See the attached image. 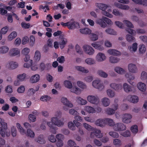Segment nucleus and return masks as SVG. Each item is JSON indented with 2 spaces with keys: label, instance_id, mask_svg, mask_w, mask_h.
I'll return each instance as SVG.
<instances>
[{
  "label": "nucleus",
  "instance_id": "nucleus-1",
  "mask_svg": "<svg viewBox=\"0 0 147 147\" xmlns=\"http://www.w3.org/2000/svg\"><path fill=\"white\" fill-rule=\"evenodd\" d=\"M55 117H53L51 118V122L53 124L59 127H61L64 124L63 119H59L61 116V113L60 111H57L55 114Z\"/></svg>",
  "mask_w": 147,
  "mask_h": 147
},
{
  "label": "nucleus",
  "instance_id": "nucleus-2",
  "mask_svg": "<svg viewBox=\"0 0 147 147\" xmlns=\"http://www.w3.org/2000/svg\"><path fill=\"white\" fill-rule=\"evenodd\" d=\"M7 128V123L4 122V120L0 117V134L2 136H4Z\"/></svg>",
  "mask_w": 147,
  "mask_h": 147
},
{
  "label": "nucleus",
  "instance_id": "nucleus-3",
  "mask_svg": "<svg viewBox=\"0 0 147 147\" xmlns=\"http://www.w3.org/2000/svg\"><path fill=\"white\" fill-rule=\"evenodd\" d=\"M93 131L91 132L90 136L91 138H93L95 136L97 138H102L103 135L101 133V131L99 129L92 128Z\"/></svg>",
  "mask_w": 147,
  "mask_h": 147
},
{
  "label": "nucleus",
  "instance_id": "nucleus-4",
  "mask_svg": "<svg viewBox=\"0 0 147 147\" xmlns=\"http://www.w3.org/2000/svg\"><path fill=\"white\" fill-rule=\"evenodd\" d=\"M62 102L65 105L63 107V109L65 111L68 109V107L71 108L73 107V104L69 101L66 98L62 97L61 98Z\"/></svg>",
  "mask_w": 147,
  "mask_h": 147
},
{
  "label": "nucleus",
  "instance_id": "nucleus-5",
  "mask_svg": "<svg viewBox=\"0 0 147 147\" xmlns=\"http://www.w3.org/2000/svg\"><path fill=\"white\" fill-rule=\"evenodd\" d=\"M113 129L116 131L124 130L126 129V127L122 123H118L115 124L114 126Z\"/></svg>",
  "mask_w": 147,
  "mask_h": 147
},
{
  "label": "nucleus",
  "instance_id": "nucleus-6",
  "mask_svg": "<svg viewBox=\"0 0 147 147\" xmlns=\"http://www.w3.org/2000/svg\"><path fill=\"white\" fill-rule=\"evenodd\" d=\"M88 100L91 103L97 104L99 102V99L97 96L92 95H89L87 97Z\"/></svg>",
  "mask_w": 147,
  "mask_h": 147
},
{
  "label": "nucleus",
  "instance_id": "nucleus-7",
  "mask_svg": "<svg viewBox=\"0 0 147 147\" xmlns=\"http://www.w3.org/2000/svg\"><path fill=\"white\" fill-rule=\"evenodd\" d=\"M92 85L94 88L100 90H101L104 88L103 84L100 83L99 80L93 81L92 82Z\"/></svg>",
  "mask_w": 147,
  "mask_h": 147
},
{
  "label": "nucleus",
  "instance_id": "nucleus-8",
  "mask_svg": "<svg viewBox=\"0 0 147 147\" xmlns=\"http://www.w3.org/2000/svg\"><path fill=\"white\" fill-rule=\"evenodd\" d=\"M83 48L86 53L89 55H92L94 53V50L91 47L88 45H84Z\"/></svg>",
  "mask_w": 147,
  "mask_h": 147
},
{
  "label": "nucleus",
  "instance_id": "nucleus-9",
  "mask_svg": "<svg viewBox=\"0 0 147 147\" xmlns=\"http://www.w3.org/2000/svg\"><path fill=\"white\" fill-rule=\"evenodd\" d=\"M132 118V116L130 114L125 113L122 117V121L124 123H128L131 122Z\"/></svg>",
  "mask_w": 147,
  "mask_h": 147
},
{
  "label": "nucleus",
  "instance_id": "nucleus-10",
  "mask_svg": "<svg viewBox=\"0 0 147 147\" xmlns=\"http://www.w3.org/2000/svg\"><path fill=\"white\" fill-rule=\"evenodd\" d=\"M20 53V50L17 48H14L11 49L9 52L10 55L11 56H19Z\"/></svg>",
  "mask_w": 147,
  "mask_h": 147
},
{
  "label": "nucleus",
  "instance_id": "nucleus-11",
  "mask_svg": "<svg viewBox=\"0 0 147 147\" xmlns=\"http://www.w3.org/2000/svg\"><path fill=\"white\" fill-rule=\"evenodd\" d=\"M47 124L50 127V130L51 132L54 134H56L57 128L55 125L51 122H48Z\"/></svg>",
  "mask_w": 147,
  "mask_h": 147
},
{
  "label": "nucleus",
  "instance_id": "nucleus-12",
  "mask_svg": "<svg viewBox=\"0 0 147 147\" xmlns=\"http://www.w3.org/2000/svg\"><path fill=\"white\" fill-rule=\"evenodd\" d=\"M110 87L117 91H119L122 88V85L121 84H117L112 83L110 85Z\"/></svg>",
  "mask_w": 147,
  "mask_h": 147
},
{
  "label": "nucleus",
  "instance_id": "nucleus-13",
  "mask_svg": "<svg viewBox=\"0 0 147 147\" xmlns=\"http://www.w3.org/2000/svg\"><path fill=\"white\" fill-rule=\"evenodd\" d=\"M67 27L69 29H73L79 26V23L75 21L70 22H68Z\"/></svg>",
  "mask_w": 147,
  "mask_h": 147
},
{
  "label": "nucleus",
  "instance_id": "nucleus-14",
  "mask_svg": "<svg viewBox=\"0 0 147 147\" xmlns=\"http://www.w3.org/2000/svg\"><path fill=\"white\" fill-rule=\"evenodd\" d=\"M128 69L129 72L132 73H136L137 71L136 65L132 63H130L128 65Z\"/></svg>",
  "mask_w": 147,
  "mask_h": 147
},
{
  "label": "nucleus",
  "instance_id": "nucleus-15",
  "mask_svg": "<svg viewBox=\"0 0 147 147\" xmlns=\"http://www.w3.org/2000/svg\"><path fill=\"white\" fill-rule=\"evenodd\" d=\"M127 99L128 100L133 103H136L138 101V97L136 96H131L129 95L127 96Z\"/></svg>",
  "mask_w": 147,
  "mask_h": 147
},
{
  "label": "nucleus",
  "instance_id": "nucleus-16",
  "mask_svg": "<svg viewBox=\"0 0 147 147\" xmlns=\"http://www.w3.org/2000/svg\"><path fill=\"white\" fill-rule=\"evenodd\" d=\"M106 57L105 54L102 53H99L96 56V60L98 61H102L106 59Z\"/></svg>",
  "mask_w": 147,
  "mask_h": 147
},
{
  "label": "nucleus",
  "instance_id": "nucleus-17",
  "mask_svg": "<svg viewBox=\"0 0 147 147\" xmlns=\"http://www.w3.org/2000/svg\"><path fill=\"white\" fill-rule=\"evenodd\" d=\"M96 124L98 126L103 127L106 124L105 119H98L96 121Z\"/></svg>",
  "mask_w": 147,
  "mask_h": 147
},
{
  "label": "nucleus",
  "instance_id": "nucleus-18",
  "mask_svg": "<svg viewBox=\"0 0 147 147\" xmlns=\"http://www.w3.org/2000/svg\"><path fill=\"white\" fill-rule=\"evenodd\" d=\"M40 78V76L38 74H36L32 76L30 80L32 83H36L39 81Z\"/></svg>",
  "mask_w": 147,
  "mask_h": 147
},
{
  "label": "nucleus",
  "instance_id": "nucleus-19",
  "mask_svg": "<svg viewBox=\"0 0 147 147\" xmlns=\"http://www.w3.org/2000/svg\"><path fill=\"white\" fill-rule=\"evenodd\" d=\"M107 52L108 53L111 55L114 56H117L121 55V53L119 51L113 49L108 50Z\"/></svg>",
  "mask_w": 147,
  "mask_h": 147
},
{
  "label": "nucleus",
  "instance_id": "nucleus-20",
  "mask_svg": "<svg viewBox=\"0 0 147 147\" xmlns=\"http://www.w3.org/2000/svg\"><path fill=\"white\" fill-rule=\"evenodd\" d=\"M137 86L138 89L142 92H144L146 90V85L144 83L139 82Z\"/></svg>",
  "mask_w": 147,
  "mask_h": 147
},
{
  "label": "nucleus",
  "instance_id": "nucleus-21",
  "mask_svg": "<svg viewBox=\"0 0 147 147\" xmlns=\"http://www.w3.org/2000/svg\"><path fill=\"white\" fill-rule=\"evenodd\" d=\"M96 23L102 28H105L107 26V24L104 21L103 17L102 19H97L96 21Z\"/></svg>",
  "mask_w": 147,
  "mask_h": 147
},
{
  "label": "nucleus",
  "instance_id": "nucleus-22",
  "mask_svg": "<svg viewBox=\"0 0 147 147\" xmlns=\"http://www.w3.org/2000/svg\"><path fill=\"white\" fill-rule=\"evenodd\" d=\"M96 5L98 8L102 10V11L105 10L108 7V6L107 5L101 3H96Z\"/></svg>",
  "mask_w": 147,
  "mask_h": 147
},
{
  "label": "nucleus",
  "instance_id": "nucleus-23",
  "mask_svg": "<svg viewBox=\"0 0 147 147\" xmlns=\"http://www.w3.org/2000/svg\"><path fill=\"white\" fill-rule=\"evenodd\" d=\"M91 45L95 49H97L100 51L103 50L104 49L101 45L98 43H93L91 44Z\"/></svg>",
  "mask_w": 147,
  "mask_h": 147
},
{
  "label": "nucleus",
  "instance_id": "nucleus-24",
  "mask_svg": "<svg viewBox=\"0 0 147 147\" xmlns=\"http://www.w3.org/2000/svg\"><path fill=\"white\" fill-rule=\"evenodd\" d=\"M123 87L124 90L126 92H128L132 90L131 86L126 83H124L123 84Z\"/></svg>",
  "mask_w": 147,
  "mask_h": 147
},
{
  "label": "nucleus",
  "instance_id": "nucleus-25",
  "mask_svg": "<svg viewBox=\"0 0 147 147\" xmlns=\"http://www.w3.org/2000/svg\"><path fill=\"white\" fill-rule=\"evenodd\" d=\"M75 68L78 71H81L82 73H87L88 72V69H85L84 67H82L76 66Z\"/></svg>",
  "mask_w": 147,
  "mask_h": 147
},
{
  "label": "nucleus",
  "instance_id": "nucleus-26",
  "mask_svg": "<svg viewBox=\"0 0 147 147\" xmlns=\"http://www.w3.org/2000/svg\"><path fill=\"white\" fill-rule=\"evenodd\" d=\"M37 142L40 144H44L45 143V141L43 138V135H40L36 140Z\"/></svg>",
  "mask_w": 147,
  "mask_h": 147
},
{
  "label": "nucleus",
  "instance_id": "nucleus-27",
  "mask_svg": "<svg viewBox=\"0 0 147 147\" xmlns=\"http://www.w3.org/2000/svg\"><path fill=\"white\" fill-rule=\"evenodd\" d=\"M71 92L77 94H80L81 92L80 89L76 86H73L72 87L71 89Z\"/></svg>",
  "mask_w": 147,
  "mask_h": 147
},
{
  "label": "nucleus",
  "instance_id": "nucleus-28",
  "mask_svg": "<svg viewBox=\"0 0 147 147\" xmlns=\"http://www.w3.org/2000/svg\"><path fill=\"white\" fill-rule=\"evenodd\" d=\"M18 63L16 62L11 61L9 63V67L12 69H14L17 67L18 66Z\"/></svg>",
  "mask_w": 147,
  "mask_h": 147
},
{
  "label": "nucleus",
  "instance_id": "nucleus-29",
  "mask_svg": "<svg viewBox=\"0 0 147 147\" xmlns=\"http://www.w3.org/2000/svg\"><path fill=\"white\" fill-rule=\"evenodd\" d=\"M106 121V124H107L110 126H114L115 124L114 122L113 119L109 118L105 119Z\"/></svg>",
  "mask_w": 147,
  "mask_h": 147
},
{
  "label": "nucleus",
  "instance_id": "nucleus-30",
  "mask_svg": "<svg viewBox=\"0 0 147 147\" xmlns=\"http://www.w3.org/2000/svg\"><path fill=\"white\" fill-rule=\"evenodd\" d=\"M80 32L83 34H89L91 33V30L88 28H85L82 29H80Z\"/></svg>",
  "mask_w": 147,
  "mask_h": 147
},
{
  "label": "nucleus",
  "instance_id": "nucleus-31",
  "mask_svg": "<svg viewBox=\"0 0 147 147\" xmlns=\"http://www.w3.org/2000/svg\"><path fill=\"white\" fill-rule=\"evenodd\" d=\"M102 102L104 106L107 107L109 105L110 103V100L107 98H104L102 100Z\"/></svg>",
  "mask_w": 147,
  "mask_h": 147
},
{
  "label": "nucleus",
  "instance_id": "nucleus-32",
  "mask_svg": "<svg viewBox=\"0 0 147 147\" xmlns=\"http://www.w3.org/2000/svg\"><path fill=\"white\" fill-rule=\"evenodd\" d=\"M117 7L119 9L125 10H127L129 8V7L128 6L120 3L118 4Z\"/></svg>",
  "mask_w": 147,
  "mask_h": 147
},
{
  "label": "nucleus",
  "instance_id": "nucleus-33",
  "mask_svg": "<svg viewBox=\"0 0 147 147\" xmlns=\"http://www.w3.org/2000/svg\"><path fill=\"white\" fill-rule=\"evenodd\" d=\"M138 44L136 43H134L132 46H129V49L131 52H135L137 49Z\"/></svg>",
  "mask_w": 147,
  "mask_h": 147
},
{
  "label": "nucleus",
  "instance_id": "nucleus-34",
  "mask_svg": "<svg viewBox=\"0 0 147 147\" xmlns=\"http://www.w3.org/2000/svg\"><path fill=\"white\" fill-rule=\"evenodd\" d=\"M119 59L117 57L111 56L109 57V61L112 63H115L118 62Z\"/></svg>",
  "mask_w": 147,
  "mask_h": 147
},
{
  "label": "nucleus",
  "instance_id": "nucleus-35",
  "mask_svg": "<svg viewBox=\"0 0 147 147\" xmlns=\"http://www.w3.org/2000/svg\"><path fill=\"white\" fill-rule=\"evenodd\" d=\"M85 110L89 113H94L95 112V109L90 106H87L85 108Z\"/></svg>",
  "mask_w": 147,
  "mask_h": 147
},
{
  "label": "nucleus",
  "instance_id": "nucleus-36",
  "mask_svg": "<svg viewBox=\"0 0 147 147\" xmlns=\"http://www.w3.org/2000/svg\"><path fill=\"white\" fill-rule=\"evenodd\" d=\"M16 126L19 131L21 134H24L25 133V131L19 123H16Z\"/></svg>",
  "mask_w": 147,
  "mask_h": 147
},
{
  "label": "nucleus",
  "instance_id": "nucleus-37",
  "mask_svg": "<svg viewBox=\"0 0 147 147\" xmlns=\"http://www.w3.org/2000/svg\"><path fill=\"white\" fill-rule=\"evenodd\" d=\"M64 84L65 86L68 88H72V85L71 83L68 80H65L64 82Z\"/></svg>",
  "mask_w": 147,
  "mask_h": 147
},
{
  "label": "nucleus",
  "instance_id": "nucleus-38",
  "mask_svg": "<svg viewBox=\"0 0 147 147\" xmlns=\"http://www.w3.org/2000/svg\"><path fill=\"white\" fill-rule=\"evenodd\" d=\"M115 70L116 72L120 74H123L125 72V70L119 67H115Z\"/></svg>",
  "mask_w": 147,
  "mask_h": 147
},
{
  "label": "nucleus",
  "instance_id": "nucleus-39",
  "mask_svg": "<svg viewBox=\"0 0 147 147\" xmlns=\"http://www.w3.org/2000/svg\"><path fill=\"white\" fill-rule=\"evenodd\" d=\"M40 52L38 51H36L35 52L34 59L36 61H38L40 60Z\"/></svg>",
  "mask_w": 147,
  "mask_h": 147
},
{
  "label": "nucleus",
  "instance_id": "nucleus-40",
  "mask_svg": "<svg viewBox=\"0 0 147 147\" xmlns=\"http://www.w3.org/2000/svg\"><path fill=\"white\" fill-rule=\"evenodd\" d=\"M68 126L69 128L72 130H74L76 129V127L74 123L72 121H69L68 123Z\"/></svg>",
  "mask_w": 147,
  "mask_h": 147
},
{
  "label": "nucleus",
  "instance_id": "nucleus-41",
  "mask_svg": "<svg viewBox=\"0 0 147 147\" xmlns=\"http://www.w3.org/2000/svg\"><path fill=\"white\" fill-rule=\"evenodd\" d=\"M125 76L126 77H128L129 79H128V82L131 84H132L133 82L131 81V80H134V77L132 75H129L128 74H126Z\"/></svg>",
  "mask_w": 147,
  "mask_h": 147
},
{
  "label": "nucleus",
  "instance_id": "nucleus-42",
  "mask_svg": "<svg viewBox=\"0 0 147 147\" xmlns=\"http://www.w3.org/2000/svg\"><path fill=\"white\" fill-rule=\"evenodd\" d=\"M17 36V33L13 31L11 32L8 36V39L10 40H12L13 38L16 37Z\"/></svg>",
  "mask_w": 147,
  "mask_h": 147
},
{
  "label": "nucleus",
  "instance_id": "nucleus-43",
  "mask_svg": "<svg viewBox=\"0 0 147 147\" xmlns=\"http://www.w3.org/2000/svg\"><path fill=\"white\" fill-rule=\"evenodd\" d=\"M9 48L6 46H3L0 48V53H5L8 51Z\"/></svg>",
  "mask_w": 147,
  "mask_h": 147
},
{
  "label": "nucleus",
  "instance_id": "nucleus-44",
  "mask_svg": "<svg viewBox=\"0 0 147 147\" xmlns=\"http://www.w3.org/2000/svg\"><path fill=\"white\" fill-rule=\"evenodd\" d=\"M97 73L100 76L103 78H107L108 76V75L106 73L101 70H98Z\"/></svg>",
  "mask_w": 147,
  "mask_h": 147
},
{
  "label": "nucleus",
  "instance_id": "nucleus-45",
  "mask_svg": "<svg viewBox=\"0 0 147 147\" xmlns=\"http://www.w3.org/2000/svg\"><path fill=\"white\" fill-rule=\"evenodd\" d=\"M67 42V40L66 39H63L61 42L59 43V45L61 49H63L65 46V44Z\"/></svg>",
  "mask_w": 147,
  "mask_h": 147
},
{
  "label": "nucleus",
  "instance_id": "nucleus-46",
  "mask_svg": "<svg viewBox=\"0 0 147 147\" xmlns=\"http://www.w3.org/2000/svg\"><path fill=\"white\" fill-rule=\"evenodd\" d=\"M130 129L133 133L136 134L138 131V127L136 125H134L131 127Z\"/></svg>",
  "mask_w": 147,
  "mask_h": 147
},
{
  "label": "nucleus",
  "instance_id": "nucleus-47",
  "mask_svg": "<svg viewBox=\"0 0 147 147\" xmlns=\"http://www.w3.org/2000/svg\"><path fill=\"white\" fill-rule=\"evenodd\" d=\"M113 142L114 145L118 146H120L122 145L121 141L119 139H114Z\"/></svg>",
  "mask_w": 147,
  "mask_h": 147
},
{
  "label": "nucleus",
  "instance_id": "nucleus-48",
  "mask_svg": "<svg viewBox=\"0 0 147 147\" xmlns=\"http://www.w3.org/2000/svg\"><path fill=\"white\" fill-rule=\"evenodd\" d=\"M146 51V48L145 46L143 44H140L139 45V52L142 53H143L145 52Z\"/></svg>",
  "mask_w": 147,
  "mask_h": 147
},
{
  "label": "nucleus",
  "instance_id": "nucleus-49",
  "mask_svg": "<svg viewBox=\"0 0 147 147\" xmlns=\"http://www.w3.org/2000/svg\"><path fill=\"white\" fill-rule=\"evenodd\" d=\"M78 86L82 89H85L86 88V86L83 82L80 81H78L77 82Z\"/></svg>",
  "mask_w": 147,
  "mask_h": 147
},
{
  "label": "nucleus",
  "instance_id": "nucleus-50",
  "mask_svg": "<svg viewBox=\"0 0 147 147\" xmlns=\"http://www.w3.org/2000/svg\"><path fill=\"white\" fill-rule=\"evenodd\" d=\"M86 63L90 65H92L95 63L94 60L91 58H88L86 59L85 60Z\"/></svg>",
  "mask_w": 147,
  "mask_h": 147
},
{
  "label": "nucleus",
  "instance_id": "nucleus-51",
  "mask_svg": "<svg viewBox=\"0 0 147 147\" xmlns=\"http://www.w3.org/2000/svg\"><path fill=\"white\" fill-rule=\"evenodd\" d=\"M26 74L23 73L22 74L18 75L17 76V78L20 80V81H24L25 79Z\"/></svg>",
  "mask_w": 147,
  "mask_h": 147
},
{
  "label": "nucleus",
  "instance_id": "nucleus-52",
  "mask_svg": "<svg viewBox=\"0 0 147 147\" xmlns=\"http://www.w3.org/2000/svg\"><path fill=\"white\" fill-rule=\"evenodd\" d=\"M105 32L108 34L111 35H115L116 34V32L113 29L111 28L107 29Z\"/></svg>",
  "mask_w": 147,
  "mask_h": 147
},
{
  "label": "nucleus",
  "instance_id": "nucleus-53",
  "mask_svg": "<svg viewBox=\"0 0 147 147\" xmlns=\"http://www.w3.org/2000/svg\"><path fill=\"white\" fill-rule=\"evenodd\" d=\"M107 93L108 96L110 97H113L115 95L114 92L111 89L107 90Z\"/></svg>",
  "mask_w": 147,
  "mask_h": 147
},
{
  "label": "nucleus",
  "instance_id": "nucleus-54",
  "mask_svg": "<svg viewBox=\"0 0 147 147\" xmlns=\"http://www.w3.org/2000/svg\"><path fill=\"white\" fill-rule=\"evenodd\" d=\"M11 132L12 136L15 137L17 134V130L16 128L14 126H12L11 128Z\"/></svg>",
  "mask_w": 147,
  "mask_h": 147
},
{
  "label": "nucleus",
  "instance_id": "nucleus-55",
  "mask_svg": "<svg viewBox=\"0 0 147 147\" xmlns=\"http://www.w3.org/2000/svg\"><path fill=\"white\" fill-rule=\"evenodd\" d=\"M77 101L79 103L82 105H85L87 103V101L80 97L78 98Z\"/></svg>",
  "mask_w": 147,
  "mask_h": 147
},
{
  "label": "nucleus",
  "instance_id": "nucleus-56",
  "mask_svg": "<svg viewBox=\"0 0 147 147\" xmlns=\"http://www.w3.org/2000/svg\"><path fill=\"white\" fill-rule=\"evenodd\" d=\"M109 135L114 138H117L119 137V134L115 132L110 131L109 132Z\"/></svg>",
  "mask_w": 147,
  "mask_h": 147
},
{
  "label": "nucleus",
  "instance_id": "nucleus-57",
  "mask_svg": "<svg viewBox=\"0 0 147 147\" xmlns=\"http://www.w3.org/2000/svg\"><path fill=\"white\" fill-rule=\"evenodd\" d=\"M124 22L126 26L127 27L131 28H134L133 25L130 21L128 20H125L124 21Z\"/></svg>",
  "mask_w": 147,
  "mask_h": 147
},
{
  "label": "nucleus",
  "instance_id": "nucleus-58",
  "mask_svg": "<svg viewBox=\"0 0 147 147\" xmlns=\"http://www.w3.org/2000/svg\"><path fill=\"white\" fill-rule=\"evenodd\" d=\"M75 48L76 51L77 53L80 55L82 54L83 52L82 49L79 45L78 44L76 45Z\"/></svg>",
  "mask_w": 147,
  "mask_h": 147
},
{
  "label": "nucleus",
  "instance_id": "nucleus-59",
  "mask_svg": "<svg viewBox=\"0 0 147 147\" xmlns=\"http://www.w3.org/2000/svg\"><path fill=\"white\" fill-rule=\"evenodd\" d=\"M27 133L28 136H30L31 138H34L35 136V134L34 132L30 129H28L27 130Z\"/></svg>",
  "mask_w": 147,
  "mask_h": 147
},
{
  "label": "nucleus",
  "instance_id": "nucleus-60",
  "mask_svg": "<svg viewBox=\"0 0 147 147\" xmlns=\"http://www.w3.org/2000/svg\"><path fill=\"white\" fill-rule=\"evenodd\" d=\"M106 112L109 115L113 114L115 113V110L114 109L110 108H107Z\"/></svg>",
  "mask_w": 147,
  "mask_h": 147
},
{
  "label": "nucleus",
  "instance_id": "nucleus-61",
  "mask_svg": "<svg viewBox=\"0 0 147 147\" xmlns=\"http://www.w3.org/2000/svg\"><path fill=\"white\" fill-rule=\"evenodd\" d=\"M90 38L92 41H95L98 39V36L96 34H92L90 35Z\"/></svg>",
  "mask_w": 147,
  "mask_h": 147
},
{
  "label": "nucleus",
  "instance_id": "nucleus-62",
  "mask_svg": "<svg viewBox=\"0 0 147 147\" xmlns=\"http://www.w3.org/2000/svg\"><path fill=\"white\" fill-rule=\"evenodd\" d=\"M121 135L125 137H127L130 136L131 134L130 131L129 130H127L122 133Z\"/></svg>",
  "mask_w": 147,
  "mask_h": 147
},
{
  "label": "nucleus",
  "instance_id": "nucleus-63",
  "mask_svg": "<svg viewBox=\"0 0 147 147\" xmlns=\"http://www.w3.org/2000/svg\"><path fill=\"white\" fill-rule=\"evenodd\" d=\"M126 38L127 40L129 42H133L135 39L134 37L129 34H127L126 35Z\"/></svg>",
  "mask_w": 147,
  "mask_h": 147
},
{
  "label": "nucleus",
  "instance_id": "nucleus-64",
  "mask_svg": "<svg viewBox=\"0 0 147 147\" xmlns=\"http://www.w3.org/2000/svg\"><path fill=\"white\" fill-rule=\"evenodd\" d=\"M147 78V73L144 71L142 72L141 74V79L142 80H144Z\"/></svg>",
  "mask_w": 147,
  "mask_h": 147
}]
</instances>
